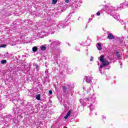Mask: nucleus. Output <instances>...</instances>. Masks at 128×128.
Returning a JSON list of instances; mask_svg holds the SVG:
<instances>
[{"mask_svg": "<svg viewBox=\"0 0 128 128\" xmlns=\"http://www.w3.org/2000/svg\"><path fill=\"white\" fill-rule=\"evenodd\" d=\"M76 50H80V49L78 48Z\"/></svg>", "mask_w": 128, "mask_h": 128, "instance_id": "2f4dec72", "label": "nucleus"}, {"mask_svg": "<svg viewBox=\"0 0 128 128\" xmlns=\"http://www.w3.org/2000/svg\"><path fill=\"white\" fill-rule=\"evenodd\" d=\"M6 44H2V45H0V48H6Z\"/></svg>", "mask_w": 128, "mask_h": 128, "instance_id": "aec40b11", "label": "nucleus"}, {"mask_svg": "<svg viewBox=\"0 0 128 128\" xmlns=\"http://www.w3.org/2000/svg\"><path fill=\"white\" fill-rule=\"evenodd\" d=\"M52 2L53 4H56L58 2V0H52Z\"/></svg>", "mask_w": 128, "mask_h": 128, "instance_id": "6ab92c4d", "label": "nucleus"}, {"mask_svg": "<svg viewBox=\"0 0 128 128\" xmlns=\"http://www.w3.org/2000/svg\"><path fill=\"white\" fill-rule=\"evenodd\" d=\"M118 10V8L116 7L110 6L108 8V12L110 14V16H112L114 14V12Z\"/></svg>", "mask_w": 128, "mask_h": 128, "instance_id": "20e7f679", "label": "nucleus"}, {"mask_svg": "<svg viewBox=\"0 0 128 128\" xmlns=\"http://www.w3.org/2000/svg\"><path fill=\"white\" fill-rule=\"evenodd\" d=\"M36 98L38 100H40V94H38L36 95Z\"/></svg>", "mask_w": 128, "mask_h": 128, "instance_id": "dca6fc26", "label": "nucleus"}, {"mask_svg": "<svg viewBox=\"0 0 128 128\" xmlns=\"http://www.w3.org/2000/svg\"><path fill=\"white\" fill-rule=\"evenodd\" d=\"M98 66H100V62H98Z\"/></svg>", "mask_w": 128, "mask_h": 128, "instance_id": "7c9ffc66", "label": "nucleus"}, {"mask_svg": "<svg viewBox=\"0 0 128 128\" xmlns=\"http://www.w3.org/2000/svg\"><path fill=\"white\" fill-rule=\"evenodd\" d=\"M54 60H58V56L54 54Z\"/></svg>", "mask_w": 128, "mask_h": 128, "instance_id": "412c9836", "label": "nucleus"}, {"mask_svg": "<svg viewBox=\"0 0 128 128\" xmlns=\"http://www.w3.org/2000/svg\"><path fill=\"white\" fill-rule=\"evenodd\" d=\"M97 46V48L98 50H102V44H100V43H98L96 45Z\"/></svg>", "mask_w": 128, "mask_h": 128, "instance_id": "9d476101", "label": "nucleus"}, {"mask_svg": "<svg viewBox=\"0 0 128 128\" xmlns=\"http://www.w3.org/2000/svg\"><path fill=\"white\" fill-rule=\"evenodd\" d=\"M108 40H114V36L112 33H109L108 34Z\"/></svg>", "mask_w": 128, "mask_h": 128, "instance_id": "6e6552de", "label": "nucleus"}, {"mask_svg": "<svg viewBox=\"0 0 128 128\" xmlns=\"http://www.w3.org/2000/svg\"><path fill=\"white\" fill-rule=\"evenodd\" d=\"M119 64H120V66H122V61H120Z\"/></svg>", "mask_w": 128, "mask_h": 128, "instance_id": "cd10ccee", "label": "nucleus"}, {"mask_svg": "<svg viewBox=\"0 0 128 128\" xmlns=\"http://www.w3.org/2000/svg\"><path fill=\"white\" fill-rule=\"evenodd\" d=\"M65 2H66L67 4H68V2H70V0H66Z\"/></svg>", "mask_w": 128, "mask_h": 128, "instance_id": "c756f323", "label": "nucleus"}, {"mask_svg": "<svg viewBox=\"0 0 128 128\" xmlns=\"http://www.w3.org/2000/svg\"><path fill=\"white\" fill-rule=\"evenodd\" d=\"M100 62H102V64L100 65V68H99V70L100 74H102V68H104L106 66H108L110 64V62L104 58V56H100Z\"/></svg>", "mask_w": 128, "mask_h": 128, "instance_id": "f03ea898", "label": "nucleus"}, {"mask_svg": "<svg viewBox=\"0 0 128 128\" xmlns=\"http://www.w3.org/2000/svg\"><path fill=\"white\" fill-rule=\"evenodd\" d=\"M63 90H66V86H64Z\"/></svg>", "mask_w": 128, "mask_h": 128, "instance_id": "bb28decb", "label": "nucleus"}, {"mask_svg": "<svg viewBox=\"0 0 128 128\" xmlns=\"http://www.w3.org/2000/svg\"><path fill=\"white\" fill-rule=\"evenodd\" d=\"M121 8H124V6H122V4H120V5L118 6L117 10H120Z\"/></svg>", "mask_w": 128, "mask_h": 128, "instance_id": "ddd939ff", "label": "nucleus"}, {"mask_svg": "<svg viewBox=\"0 0 128 128\" xmlns=\"http://www.w3.org/2000/svg\"><path fill=\"white\" fill-rule=\"evenodd\" d=\"M1 64H6V60H4L1 61Z\"/></svg>", "mask_w": 128, "mask_h": 128, "instance_id": "a211bd4d", "label": "nucleus"}, {"mask_svg": "<svg viewBox=\"0 0 128 128\" xmlns=\"http://www.w3.org/2000/svg\"><path fill=\"white\" fill-rule=\"evenodd\" d=\"M32 52H36L38 50V47L34 46L32 48Z\"/></svg>", "mask_w": 128, "mask_h": 128, "instance_id": "f3484780", "label": "nucleus"}, {"mask_svg": "<svg viewBox=\"0 0 128 128\" xmlns=\"http://www.w3.org/2000/svg\"><path fill=\"white\" fill-rule=\"evenodd\" d=\"M116 56L118 58V60H120V52H116Z\"/></svg>", "mask_w": 128, "mask_h": 128, "instance_id": "4468645a", "label": "nucleus"}, {"mask_svg": "<svg viewBox=\"0 0 128 128\" xmlns=\"http://www.w3.org/2000/svg\"><path fill=\"white\" fill-rule=\"evenodd\" d=\"M70 114H72V111L69 110L67 114L64 117V118H65V120H66L68 118V116H70Z\"/></svg>", "mask_w": 128, "mask_h": 128, "instance_id": "1a4fd4ad", "label": "nucleus"}, {"mask_svg": "<svg viewBox=\"0 0 128 128\" xmlns=\"http://www.w3.org/2000/svg\"><path fill=\"white\" fill-rule=\"evenodd\" d=\"M45 72L46 74H48V70H46L45 71Z\"/></svg>", "mask_w": 128, "mask_h": 128, "instance_id": "b1692460", "label": "nucleus"}, {"mask_svg": "<svg viewBox=\"0 0 128 128\" xmlns=\"http://www.w3.org/2000/svg\"><path fill=\"white\" fill-rule=\"evenodd\" d=\"M110 60H112V59H110Z\"/></svg>", "mask_w": 128, "mask_h": 128, "instance_id": "473e14b6", "label": "nucleus"}, {"mask_svg": "<svg viewBox=\"0 0 128 128\" xmlns=\"http://www.w3.org/2000/svg\"><path fill=\"white\" fill-rule=\"evenodd\" d=\"M68 26V22L66 21H60L58 24V26L60 28H66Z\"/></svg>", "mask_w": 128, "mask_h": 128, "instance_id": "39448f33", "label": "nucleus"}, {"mask_svg": "<svg viewBox=\"0 0 128 128\" xmlns=\"http://www.w3.org/2000/svg\"><path fill=\"white\" fill-rule=\"evenodd\" d=\"M84 80L86 82H88V84H90V82H92V78H90V76H86Z\"/></svg>", "mask_w": 128, "mask_h": 128, "instance_id": "423d86ee", "label": "nucleus"}, {"mask_svg": "<svg viewBox=\"0 0 128 128\" xmlns=\"http://www.w3.org/2000/svg\"><path fill=\"white\" fill-rule=\"evenodd\" d=\"M80 102L83 106H87L90 110H92L94 108V104H96L97 102L94 98V95H90L84 99H80Z\"/></svg>", "mask_w": 128, "mask_h": 128, "instance_id": "f257e3e1", "label": "nucleus"}, {"mask_svg": "<svg viewBox=\"0 0 128 128\" xmlns=\"http://www.w3.org/2000/svg\"><path fill=\"white\" fill-rule=\"evenodd\" d=\"M50 42H51L50 46H53L54 48H58V46H60L61 42L56 40H49Z\"/></svg>", "mask_w": 128, "mask_h": 128, "instance_id": "7ed1b4c3", "label": "nucleus"}, {"mask_svg": "<svg viewBox=\"0 0 128 128\" xmlns=\"http://www.w3.org/2000/svg\"><path fill=\"white\" fill-rule=\"evenodd\" d=\"M93 60H94V57H91V58L90 60V62H92Z\"/></svg>", "mask_w": 128, "mask_h": 128, "instance_id": "c85d7f7f", "label": "nucleus"}, {"mask_svg": "<svg viewBox=\"0 0 128 128\" xmlns=\"http://www.w3.org/2000/svg\"><path fill=\"white\" fill-rule=\"evenodd\" d=\"M40 48L41 50H42V52L46 50V46L42 45V46H40Z\"/></svg>", "mask_w": 128, "mask_h": 128, "instance_id": "9b49d317", "label": "nucleus"}, {"mask_svg": "<svg viewBox=\"0 0 128 128\" xmlns=\"http://www.w3.org/2000/svg\"><path fill=\"white\" fill-rule=\"evenodd\" d=\"M92 20V18H90V19L88 20V22H90Z\"/></svg>", "mask_w": 128, "mask_h": 128, "instance_id": "a878e982", "label": "nucleus"}, {"mask_svg": "<svg viewBox=\"0 0 128 128\" xmlns=\"http://www.w3.org/2000/svg\"><path fill=\"white\" fill-rule=\"evenodd\" d=\"M123 8H126V6H128V2H125L124 3H122Z\"/></svg>", "mask_w": 128, "mask_h": 128, "instance_id": "f8f14e48", "label": "nucleus"}, {"mask_svg": "<svg viewBox=\"0 0 128 128\" xmlns=\"http://www.w3.org/2000/svg\"><path fill=\"white\" fill-rule=\"evenodd\" d=\"M34 66H35L37 72H39L40 71V66H38V65L36 64H34Z\"/></svg>", "mask_w": 128, "mask_h": 128, "instance_id": "2eb2a0df", "label": "nucleus"}, {"mask_svg": "<svg viewBox=\"0 0 128 128\" xmlns=\"http://www.w3.org/2000/svg\"><path fill=\"white\" fill-rule=\"evenodd\" d=\"M112 16L114 17V18L116 20H118L120 18V14H112Z\"/></svg>", "mask_w": 128, "mask_h": 128, "instance_id": "0eeeda50", "label": "nucleus"}, {"mask_svg": "<svg viewBox=\"0 0 128 128\" xmlns=\"http://www.w3.org/2000/svg\"><path fill=\"white\" fill-rule=\"evenodd\" d=\"M96 16H100V12H97Z\"/></svg>", "mask_w": 128, "mask_h": 128, "instance_id": "5701e85b", "label": "nucleus"}, {"mask_svg": "<svg viewBox=\"0 0 128 128\" xmlns=\"http://www.w3.org/2000/svg\"><path fill=\"white\" fill-rule=\"evenodd\" d=\"M48 94H52V90H49Z\"/></svg>", "mask_w": 128, "mask_h": 128, "instance_id": "4be33fe9", "label": "nucleus"}, {"mask_svg": "<svg viewBox=\"0 0 128 128\" xmlns=\"http://www.w3.org/2000/svg\"><path fill=\"white\" fill-rule=\"evenodd\" d=\"M102 120H106V116H102Z\"/></svg>", "mask_w": 128, "mask_h": 128, "instance_id": "393cba45", "label": "nucleus"}]
</instances>
